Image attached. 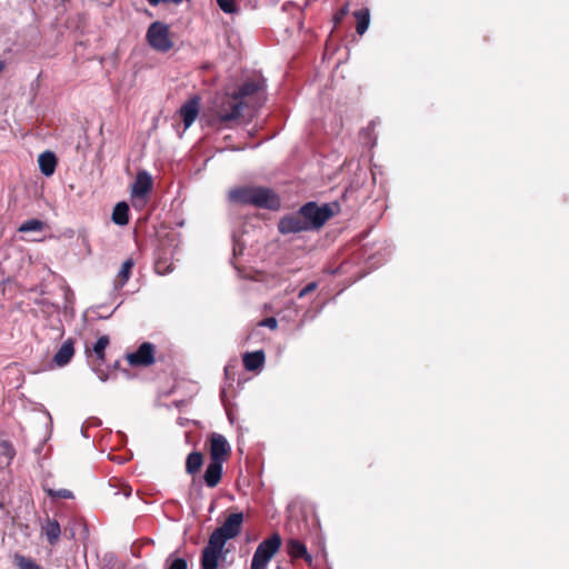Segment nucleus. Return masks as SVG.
<instances>
[{"mask_svg":"<svg viewBox=\"0 0 569 569\" xmlns=\"http://www.w3.org/2000/svg\"><path fill=\"white\" fill-rule=\"evenodd\" d=\"M154 269L158 274H167L173 270L172 264H168L166 260H158Z\"/></svg>","mask_w":569,"mask_h":569,"instance_id":"c756f323","label":"nucleus"},{"mask_svg":"<svg viewBox=\"0 0 569 569\" xmlns=\"http://www.w3.org/2000/svg\"><path fill=\"white\" fill-rule=\"evenodd\" d=\"M310 228L305 217H302L301 208L293 214L287 216V233L309 231Z\"/></svg>","mask_w":569,"mask_h":569,"instance_id":"f3484780","label":"nucleus"},{"mask_svg":"<svg viewBox=\"0 0 569 569\" xmlns=\"http://www.w3.org/2000/svg\"><path fill=\"white\" fill-rule=\"evenodd\" d=\"M242 362L248 371H256L262 368L264 363V352L262 350H257L253 352H246L242 356Z\"/></svg>","mask_w":569,"mask_h":569,"instance_id":"dca6fc26","label":"nucleus"},{"mask_svg":"<svg viewBox=\"0 0 569 569\" xmlns=\"http://www.w3.org/2000/svg\"><path fill=\"white\" fill-rule=\"evenodd\" d=\"M200 111V98L193 96L188 99L179 109V116L184 124L189 128L198 118Z\"/></svg>","mask_w":569,"mask_h":569,"instance_id":"9b49d317","label":"nucleus"},{"mask_svg":"<svg viewBox=\"0 0 569 569\" xmlns=\"http://www.w3.org/2000/svg\"><path fill=\"white\" fill-rule=\"evenodd\" d=\"M107 378H108V377H107V375H104L103 372H101V373L99 375V379H100L101 381H106V380H107Z\"/></svg>","mask_w":569,"mask_h":569,"instance_id":"58836bf2","label":"nucleus"},{"mask_svg":"<svg viewBox=\"0 0 569 569\" xmlns=\"http://www.w3.org/2000/svg\"><path fill=\"white\" fill-rule=\"evenodd\" d=\"M133 266H134V261L132 258H129L126 261H123V263L117 274V278L114 280L116 289L122 288L128 282Z\"/></svg>","mask_w":569,"mask_h":569,"instance_id":"6ab92c4d","label":"nucleus"},{"mask_svg":"<svg viewBox=\"0 0 569 569\" xmlns=\"http://www.w3.org/2000/svg\"><path fill=\"white\" fill-rule=\"evenodd\" d=\"M130 493H131V491H130V490H128V491L126 492V497H129V496H130Z\"/></svg>","mask_w":569,"mask_h":569,"instance_id":"79ce46f5","label":"nucleus"},{"mask_svg":"<svg viewBox=\"0 0 569 569\" xmlns=\"http://www.w3.org/2000/svg\"><path fill=\"white\" fill-rule=\"evenodd\" d=\"M277 326L278 321L274 317H269L258 322V327H267L271 330L276 329Z\"/></svg>","mask_w":569,"mask_h":569,"instance_id":"473e14b6","label":"nucleus"},{"mask_svg":"<svg viewBox=\"0 0 569 569\" xmlns=\"http://www.w3.org/2000/svg\"><path fill=\"white\" fill-rule=\"evenodd\" d=\"M109 345V337L108 336H101L98 338L96 343L93 345V352L96 353V357L98 360L103 361L104 360V350Z\"/></svg>","mask_w":569,"mask_h":569,"instance_id":"393cba45","label":"nucleus"},{"mask_svg":"<svg viewBox=\"0 0 569 569\" xmlns=\"http://www.w3.org/2000/svg\"><path fill=\"white\" fill-rule=\"evenodd\" d=\"M44 491L47 495L52 499H72L73 493L69 489H51V488H44Z\"/></svg>","mask_w":569,"mask_h":569,"instance_id":"bb28decb","label":"nucleus"},{"mask_svg":"<svg viewBox=\"0 0 569 569\" xmlns=\"http://www.w3.org/2000/svg\"><path fill=\"white\" fill-rule=\"evenodd\" d=\"M223 462L210 460L203 475L206 485L214 488L221 480Z\"/></svg>","mask_w":569,"mask_h":569,"instance_id":"ddd939ff","label":"nucleus"},{"mask_svg":"<svg viewBox=\"0 0 569 569\" xmlns=\"http://www.w3.org/2000/svg\"><path fill=\"white\" fill-rule=\"evenodd\" d=\"M353 17L357 19V32L362 36L369 28L370 24V11L368 8L353 12Z\"/></svg>","mask_w":569,"mask_h":569,"instance_id":"4be33fe9","label":"nucleus"},{"mask_svg":"<svg viewBox=\"0 0 569 569\" xmlns=\"http://www.w3.org/2000/svg\"><path fill=\"white\" fill-rule=\"evenodd\" d=\"M228 200L231 203L250 204L269 210H276L281 204L279 196L267 187L247 186L230 189Z\"/></svg>","mask_w":569,"mask_h":569,"instance_id":"f03ea898","label":"nucleus"},{"mask_svg":"<svg viewBox=\"0 0 569 569\" xmlns=\"http://www.w3.org/2000/svg\"><path fill=\"white\" fill-rule=\"evenodd\" d=\"M231 447L224 436L213 432L210 436V460L223 462Z\"/></svg>","mask_w":569,"mask_h":569,"instance_id":"9d476101","label":"nucleus"},{"mask_svg":"<svg viewBox=\"0 0 569 569\" xmlns=\"http://www.w3.org/2000/svg\"><path fill=\"white\" fill-rule=\"evenodd\" d=\"M242 522V512L231 513L227 517L220 527L213 530V532L210 535V538L219 541L222 545H226L228 540L236 538L241 532Z\"/></svg>","mask_w":569,"mask_h":569,"instance_id":"423d86ee","label":"nucleus"},{"mask_svg":"<svg viewBox=\"0 0 569 569\" xmlns=\"http://www.w3.org/2000/svg\"><path fill=\"white\" fill-rule=\"evenodd\" d=\"M217 3L226 13H233L237 11V6L233 0H217Z\"/></svg>","mask_w":569,"mask_h":569,"instance_id":"c85d7f7f","label":"nucleus"},{"mask_svg":"<svg viewBox=\"0 0 569 569\" xmlns=\"http://www.w3.org/2000/svg\"><path fill=\"white\" fill-rule=\"evenodd\" d=\"M3 69V63L0 61V72L2 71Z\"/></svg>","mask_w":569,"mask_h":569,"instance_id":"a19ab883","label":"nucleus"},{"mask_svg":"<svg viewBox=\"0 0 569 569\" xmlns=\"http://www.w3.org/2000/svg\"><path fill=\"white\" fill-rule=\"evenodd\" d=\"M42 531L50 545H56L61 535V528L56 519L47 518L42 525Z\"/></svg>","mask_w":569,"mask_h":569,"instance_id":"a211bd4d","label":"nucleus"},{"mask_svg":"<svg viewBox=\"0 0 569 569\" xmlns=\"http://www.w3.org/2000/svg\"><path fill=\"white\" fill-rule=\"evenodd\" d=\"M131 366L148 367L154 362V347L150 342H143L134 352L127 356Z\"/></svg>","mask_w":569,"mask_h":569,"instance_id":"1a4fd4ad","label":"nucleus"},{"mask_svg":"<svg viewBox=\"0 0 569 569\" xmlns=\"http://www.w3.org/2000/svg\"><path fill=\"white\" fill-rule=\"evenodd\" d=\"M281 536L274 533L271 538L260 542L253 553L251 565L253 569H266L271 558L281 547Z\"/></svg>","mask_w":569,"mask_h":569,"instance_id":"39448f33","label":"nucleus"},{"mask_svg":"<svg viewBox=\"0 0 569 569\" xmlns=\"http://www.w3.org/2000/svg\"><path fill=\"white\" fill-rule=\"evenodd\" d=\"M73 355L74 342L72 339H67L53 356V362L57 367H64L71 361Z\"/></svg>","mask_w":569,"mask_h":569,"instance_id":"f8f14e48","label":"nucleus"},{"mask_svg":"<svg viewBox=\"0 0 569 569\" xmlns=\"http://www.w3.org/2000/svg\"><path fill=\"white\" fill-rule=\"evenodd\" d=\"M376 126L377 121L372 120L370 124L361 131V137L369 142H376L378 139L377 134L375 133Z\"/></svg>","mask_w":569,"mask_h":569,"instance_id":"cd10ccee","label":"nucleus"},{"mask_svg":"<svg viewBox=\"0 0 569 569\" xmlns=\"http://www.w3.org/2000/svg\"><path fill=\"white\" fill-rule=\"evenodd\" d=\"M246 102L232 93L217 94L208 114V122L217 128H231L243 117Z\"/></svg>","mask_w":569,"mask_h":569,"instance_id":"f257e3e1","label":"nucleus"},{"mask_svg":"<svg viewBox=\"0 0 569 569\" xmlns=\"http://www.w3.org/2000/svg\"><path fill=\"white\" fill-rule=\"evenodd\" d=\"M317 288V282H310L308 283L306 287H303L302 289L299 290L297 297L298 298H302L305 297L307 293L313 291L315 289Z\"/></svg>","mask_w":569,"mask_h":569,"instance_id":"f704fd0d","label":"nucleus"},{"mask_svg":"<svg viewBox=\"0 0 569 569\" xmlns=\"http://www.w3.org/2000/svg\"><path fill=\"white\" fill-rule=\"evenodd\" d=\"M338 211V202H329L318 206L316 202L310 201L301 207L302 217H305L308 222L310 230L320 229Z\"/></svg>","mask_w":569,"mask_h":569,"instance_id":"7ed1b4c3","label":"nucleus"},{"mask_svg":"<svg viewBox=\"0 0 569 569\" xmlns=\"http://www.w3.org/2000/svg\"><path fill=\"white\" fill-rule=\"evenodd\" d=\"M349 12V6L348 4H345L343 7H341L336 13H335V17H333V21L336 24L340 23L343 18L348 14Z\"/></svg>","mask_w":569,"mask_h":569,"instance_id":"2f4dec72","label":"nucleus"},{"mask_svg":"<svg viewBox=\"0 0 569 569\" xmlns=\"http://www.w3.org/2000/svg\"><path fill=\"white\" fill-rule=\"evenodd\" d=\"M317 288V282H310L308 283L306 287H303L302 289L299 290L297 297L298 298H302L305 297L307 293L313 291L315 289Z\"/></svg>","mask_w":569,"mask_h":569,"instance_id":"72a5a7b5","label":"nucleus"},{"mask_svg":"<svg viewBox=\"0 0 569 569\" xmlns=\"http://www.w3.org/2000/svg\"><path fill=\"white\" fill-rule=\"evenodd\" d=\"M146 38L149 46L159 52H168L173 47L168 24L160 21L149 26Z\"/></svg>","mask_w":569,"mask_h":569,"instance_id":"20e7f679","label":"nucleus"},{"mask_svg":"<svg viewBox=\"0 0 569 569\" xmlns=\"http://www.w3.org/2000/svg\"><path fill=\"white\" fill-rule=\"evenodd\" d=\"M12 561L17 569H42V567L34 559L19 552L13 555Z\"/></svg>","mask_w":569,"mask_h":569,"instance_id":"412c9836","label":"nucleus"},{"mask_svg":"<svg viewBox=\"0 0 569 569\" xmlns=\"http://www.w3.org/2000/svg\"><path fill=\"white\" fill-rule=\"evenodd\" d=\"M202 462H203V458L200 452L193 451V452L189 453L187 457V460H186V471L189 475L197 473L200 470Z\"/></svg>","mask_w":569,"mask_h":569,"instance_id":"5701e85b","label":"nucleus"},{"mask_svg":"<svg viewBox=\"0 0 569 569\" xmlns=\"http://www.w3.org/2000/svg\"><path fill=\"white\" fill-rule=\"evenodd\" d=\"M287 553L293 559L303 558L309 565L312 562V557L308 552L306 545L299 540H287Z\"/></svg>","mask_w":569,"mask_h":569,"instance_id":"2eb2a0df","label":"nucleus"},{"mask_svg":"<svg viewBox=\"0 0 569 569\" xmlns=\"http://www.w3.org/2000/svg\"><path fill=\"white\" fill-rule=\"evenodd\" d=\"M3 455H6L9 459H12L14 456V450L9 442L3 443Z\"/></svg>","mask_w":569,"mask_h":569,"instance_id":"c9c22d12","label":"nucleus"},{"mask_svg":"<svg viewBox=\"0 0 569 569\" xmlns=\"http://www.w3.org/2000/svg\"><path fill=\"white\" fill-rule=\"evenodd\" d=\"M153 186L152 177L146 170H141L137 173L136 180L131 186V198L133 204L143 206L146 203V199L151 191Z\"/></svg>","mask_w":569,"mask_h":569,"instance_id":"0eeeda50","label":"nucleus"},{"mask_svg":"<svg viewBox=\"0 0 569 569\" xmlns=\"http://www.w3.org/2000/svg\"><path fill=\"white\" fill-rule=\"evenodd\" d=\"M258 89L259 86L256 82H246L232 94L233 97H241V101L244 102V99L254 93Z\"/></svg>","mask_w":569,"mask_h":569,"instance_id":"b1692460","label":"nucleus"},{"mask_svg":"<svg viewBox=\"0 0 569 569\" xmlns=\"http://www.w3.org/2000/svg\"><path fill=\"white\" fill-rule=\"evenodd\" d=\"M162 0H148V2L151 4V6H157L161 2Z\"/></svg>","mask_w":569,"mask_h":569,"instance_id":"4c0bfd02","label":"nucleus"},{"mask_svg":"<svg viewBox=\"0 0 569 569\" xmlns=\"http://www.w3.org/2000/svg\"><path fill=\"white\" fill-rule=\"evenodd\" d=\"M44 227V223L38 219H29L24 221L20 227V232H31V231H41Z\"/></svg>","mask_w":569,"mask_h":569,"instance_id":"a878e982","label":"nucleus"},{"mask_svg":"<svg viewBox=\"0 0 569 569\" xmlns=\"http://www.w3.org/2000/svg\"><path fill=\"white\" fill-rule=\"evenodd\" d=\"M257 333H258V331H257V329H254V330L251 332L250 337H253V336H254V335H257Z\"/></svg>","mask_w":569,"mask_h":569,"instance_id":"ea45409f","label":"nucleus"},{"mask_svg":"<svg viewBox=\"0 0 569 569\" xmlns=\"http://www.w3.org/2000/svg\"><path fill=\"white\" fill-rule=\"evenodd\" d=\"M38 163L41 173L46 177H50L56 171L57 157L52 151L47 150L39 154Z\"/></svg>","mask_w":569,"mask_h":569,"instance_id":"4468645a","label":"nucleus"},{"mask_svg":"<svg viewBox=\"0 0 569 569\" xmlns=\"http://www.w3.org/2000/svg\"><path fill=\"white\" fill-rule=\"evenodd\" d=\"M251 569H253V565H251Z\"/></svg>","mask_w":569,"mask_h":569,"instance_id":"37998d69","label":"nucleus"},{"mask_svg":"<svg viewBox=\"0 0 569 569\" xmlns=\"http://www.w3.org/2000/svg\"><path fill=\"white\" fill-rule=\"evenodd\" d=\"M224 545L209 537L207 546L201 552V569H218L219 560L223 556Z\"/></svg>","mask_w":569,"mask_h":569,"instance_id":"6e6552de","label":"nucleus"},{"mask_svg":"<svg viewBox=\"0 0 569 569\" xmlns=\"http://www.w3.org/2000/svg\"><path fill=\"white\" fill-rule=\"evenodd\" d=\"M284 229H286V226H284V217H283L278 221V230L280 233L284 234Z\"/></svg>","mask_w":569,"mask_h":569,"instance_id":"e433bc0d","label":"nucleus"},{"mask_svg":"<svg viewBox=\"0 0 569 569\" xmlns=\"http://www.w3.org/2000/svg\"><path fill=\"white\" fill-rule=\"evenodd\" d=\"M168 569H188L187 560L183 558H174L171 560Z\"/></svg>","mask_w":569,"mask_h":569,"instance_id":"7c9ffc66","label":"nucleus"},{"mask_svg":"<svg viewBox=\"0 0 569 569\" xmlns=\"http://www.w3.org/2000/svg\"><path fill=\"white\" fill-rule=\"evenodd\" d=\"M112 221L118 226H126L129 222V206L126 202H118L112 211Z\"/></svg>","mask_w":569,"mask_h":569,"instance_id":"aec40b11","label":"nucleus"}]
</instances>
